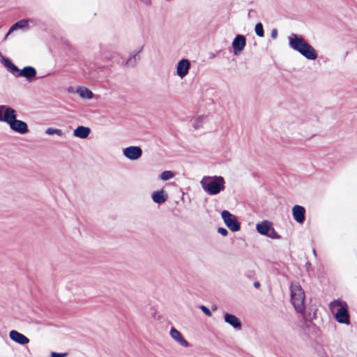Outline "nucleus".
I'll return each instance as SVG.
<instances>
[{
    "label": "nucleus",
    "mask_w": 357,
    "mask_h": 357,
    "mask_svg": "<svg viewBox=\"0 0 357 357\" xmlns=\"http://www.w3.org/2000/svg\"><path fill=\"white\" fill-rule=\"evenodd\" d=\"M0 121L6 122L12 130L21 135L29 131L26 123L17 119V112L12 107L0 105Z\"/></svg>",
    "instance_id": "nucleus-1"
},
{
    "label": "nucleus",
    "mask_w": 357,
    "mask_h": 357,
    "mask_svg": "<svg viewBox=\"0 0 357 357\" xmlns=\"http://www.w3.org/2000/svg\"><path fill=\"white\" fill-rule=\"evenodd\" d=\"M289 47L299 52L302 56L309 60H315L317 58L316 50L303 36L296 33L291 34L289 38Z\"/></svg>",
    "instance_id": "nucleus-2"
},
{
    "label": "nucleus",
    "mask_w": 357,
    "mask_h": 357,
    "mask_svg": "<svg viewBox=\"0 0 357 357\" xmlns=\"http://www.w3.org/2000/svg\"><path fill=\"white\" fill-rule=\"evenodd\" d=\"M200 184L204 191L209 195H216L225 189V181L221 176H205Z\"/></svg>",
    "instance_id": "nucleus-3"
},
{
    "label": "nucleus",
    "mask_w": 357,
    "mask_h": 357,
    "mask_svg": "<svg viewBox=\"0 0 357 357\" xmlns=\"http://www.w3.org/2000/svg\"><path fill=\"white\" fill-rule=\"evenodd\" d=\"M291 301L296 311L301 314H304L305 311V293L301 286L296 282L291 283L290 287Z\"/></svg>",
    "instance_id": "nucleus-4"
},
{
    "label": "nucleus",
    "mask_w": 357,
    "mask_h": 357,
    "mask_svg": "<svg viewBox=\"0 0 357 357\" xmlns=\"http://www.w3.org/2000/svg\"><path fill=\"white\" fill-rule=\"evenodd\" d=\"M329 307L331 311H334L337 307H339L335 314V318L337 322L345 324H349L348 305L346 302L334 300L330 303Z\"/></svg>",
    "instance_id": "nucleus-5"
},
{
    "label": "nucleus",
    "mask_w": 357,
    "mask_h": 357,
    "mask_svg": "<svg viewBox=\"0 0 357 357\" xmlns=\"http://www.w3.org/2000/svg\"><path fill=\"white\" fill-rule=\"evenodd\" d=\"M256 230L261 235L266 236L272 239H280V236L272 227V223L268 220H264L256 225Z\"/></svg>",
    "instance_id": "nucleus-6"
},
{
    "label": "nucleus",
    "mask_w": 357,
    "mask_h": 357,
    "mask_svg": "<svg viewBox=\"0 0 357 357\" xmlns=\"http://www.w3.org/2000/svg\"><path fill=\"white\" fill-rule=\"evenodd\" d=\"M221 217L226 225V226L231 231H238L241 229L240 222L238 221L236 217L227 210H224L221 213Z\"/></svg>",
    "instance_id": "nucleus-7"
},
{
    "label": "nucleus",
    "mask_w": 357,
    "mask_h": 357,
    "mask_svg": "<svg viewBox=\"0 0 357 357\" xmlns=\"http://www.w3.org/2000/svg\"><path fill=\"white\" fill-rule=\"evenodd\" d=\"M192 125L195 130H208L212 128L211 119L208 116H199L192 121Z\"/></svg>",
    "instance_id": "nucleus-8"
},
{
    "label": "nucleus",
    "mask_w": 357,
    "mask_h": 357,
    "mask_svg": "<svg viewBox=\"0 0 357 357\" xmlns=\"http://www.w3.org/2000/svg\"><path fill=\"white\" fill-rule=\"evenodd\" d=\"M123 155L130 160H137L142 155V149L138 146H130L123 150Z\"/></svg>",
    "instance_id": "nucleus-9"
},
{
    "label": "nucleus",
    "mask_w": 357,
    "mask_h": 357,
    "mask_svg": "<svg viewBox=\"0 0 357 357\" xmlns=\"http://www.w3.org/2000/svg\"><path fill=\"white\" fill-rule=\"evenodd\" d=\"M190 62L188 59H182L176 65V75L181 79L184 78L189 73Z\"/></svg>",
    "instance_id": "nucleus-10"
},
{
    "label": "nucleus",
    "mask_w": 357,
    "mask_h": 357,
    "mask_svg": "<svg viewBox=\"0 0 357 357\" xmlns=\"http://www.w3.org/2000/svg\"><path fill=\"white\" fill-rule=\"evenodd\" d=\"M246 45V40L244 36L238 34L237 35L233 42L232 47L234 49V54L235 55L239 54L245 48Z\"/></svg>",
    "instance_id": "nucleus-11"
},
{
    "label": "nucleus",
    "mask_w": 357,
    "mask_h": 357,
    "mask_svg": "<svg viewBox=\"0 0 357 357\" xmlns=\"http://www.w3.org/2000/svg\"><path fill=\"white\" fill-rule=\"evenodd\" d=\"M9 337L13 342L21 345H25L29 342V339L27 337L15 330L9 332Z\"/></svg>",
    "instance_id": "nucleus-12"
},
{
    "label": "nucleus",
    "mask_w": 357,
    "mask_h": 357,
    "mask_svg": "<svg viewBox=\"0 0 357 357\" xmlns=\"http://www.w3.org/2000/svg\"><path fill=\"white\" fill-rule=\"evenodd\" d=\"M305 209L300 205H295L292 208V215L296 222L303 223L305 221Z\"/></svg>",
    "instance_id": "nucleus-13"
},
{
    "label": "nucleus",
    "mask_w": 357,
    "mask_h": 357,
    "mask_svg": "<svg viewBox=\"0 0 357 357\" xmlns=\"http://www.w3.org/2000/svg\"><path fill=\"white\" fill-rule=\"evenodd\" d=\"M224 321L233 327L235 330L239 331L241 329V321L235 315L230 313H225L224 314Z\"/></svg>",
    "instance_id": "nucleus-14"
},
{
    "label": "nucleus",
    "mask_w": 357,
    "mask_h": 357,
    "mask_svg": "<svg viewBox=\"0 0 357 357\" xmlns=\"http://www.w3.org/2000/svg\"><path fill=\"white\" fill-rule=\"evenodd\" d=\"M169 335L170 337L181 346L183 347H188L190 346L188 342L183 338L181 333L174 327L171 328Z\"/></svg>",
    "instance_id": "nucleus-15"
},
{
    "label": "nucleus",
    "mask_w": 357,
    "mask_h": 357,
    "mask_svg": "<svg viewBox=\"0 0 357 357\" xmlns=\"http://www.w3.org/2000/svg\"><path fill=\"white\" fill-rule=\"evenodd\" d=\"M36 75V70L33 67L31 66H26L23 69L20 70L14 74L15 77H23L26 78L27 79H31L34 78Z\"/></svg>",
    "instance_id": "nucleus-16"
},
{
    "label": "nucleus",
    "mask_w": 357,
    "mask_h": 357,
    "mask_svg": "<svg viewBox=\"0 0 357 357\" xmlns=\"http://www.w3.org/2000/svg\"><path fill=\"white\" fill-rule=\"evenodd\" d=\"M151 198L155 203L161 204L167 200L168 195L163 190H157L152 193Z\"/></svg>",
    "instance_id": "nucleus-17"
},
{
    "label": "nucleus",
    "mask_w": 357,
    "mask_h": 357,
    "mask_svg": "<svg viewBox=\"0 0 357 357\" xmlns=\"http://www.w3.org/2000/svg\"><path fill=\"white\" fill-rule=\"evenodd\" d=\"M29 20L23 19L21 20H19L16 23H15L9 29L8 32L7 33L6 36V38L8 37V35H10L12 32L14 31L18 30V29H29Z\"/></svg>",
    "instance_id": "nucleus-18"
},
{
    "label": "nucleus",
    "mask_w": 357,
    "mask_h": 357,
    "mask_svg": "<svg viewBox=\"0 0 357 357\" xmlns=\"http://www.w3.org/2000/svg\"><path fill=\"white\" fill-rule=\"evenodd\" d=\"M90 128L82 126H78L73 131V135L81 139H86L90 133Z\"/></svg>",
    "instance_id": "nucleus-19"
},
{
    "label": "nucleus",
    "mask_w": 357,
    "mask_h": 357,
    "mask_svg": "<svg viewBox=\"0 0 357 357\" xmlns=\"http://www.w3.org/2000/svg\"><path fill=\"white\" fill-rule=\"evenodd\" d=\"M1 62L13 75L19 71V68L9 59L3 57Z\"/></svg>",
    "instance_id": "nucleus-20"
},
{
    "label": "nucleus",
    "mask_w": 357,
    "mask_h": 357,
    "mask_svg": "<svg viewBox=\"0 0 357 357\" xmlns=\"http://www.w3.org/2000/svg\"><path fill=\"white\" fill-rule=\"evenodd\" d=\"M139 58H140L139 51L132 52L129 56V58L128 59V60L126 63V65L127 66L133 67L136 65L137 61L139 59Z\"/></svg>",
    "instance_id": "nucleus-21"
},
{
    "label": "nucleus",
    "mask_w": 357,
    "mask_h": 357,
    "mask_svg": "<svg viewBox=\"0 0 357 357\" xmlns=\"http://www.w3.org/2000/svg\"><path fill=\"white\" fill-rule=\"evenodd\" d=\"M77 93L81 98L86 99H91L93 95L91 91L85 87H79Z\"/></svg>",
    "instance_id": "nucleus-22"
},
{
    "label": "nucleus",
    "mask_w": 357,
    "mask_h": 357,
    "mask_svg": "<svg viewBox=\"0 0 357 357\" xmlns=\"http://www.w3.org/2000/svg\"><path fill=\"white\" fill-rule=\"evenodd\" d=\"M175 174L173 172L169 170H166L162 172L160 175V178L162 181H166L168 180H170L174 177Z\"/></svg>",
    "instance_id": "nucleus-23"
},
{
    "label": "nucleus",
    "mask_w": 357,
    "mask_h": 357,
    "mask_svg": "<svg viewBox=\"0 0 357 357\" xmlns=\"http://www.w3.org/2000/svg\"><path fill=\"white\" fill-rule=\"evenodd\" d=\"M45 133L49 135H57L59 136H62L63 132L61 129L54 128H48L45 130Z\"/></svg>",
    "instance_id": "nucleus-24"
},
{
    "label": "nucleus",
    "mask_w": 357,
    "mask_h": 357,
    "mask_svg": "<svg viewBox=\"0 0 357 357\" xmlns=\"http://www.w3.org/2000/svg\"><path fill=\"white\" fill-rule=\"evenodd\" d=\"M255 31L256 35L258 36L259 37L261 38L264 36V31L263 25L261 22H259L255 25Z\"/></svg>",
    "instance_id": "nucleus-25"
},
{
    "label": "nucleus",
    "mask_w": 357,
    "mask_h": 357,
    "mask_svg": "<svg viewBox=\"0 0 357 357\" xmlns=\"http://www.w3.org/2000/svg\"><path fill=\"white\" fill-rule=\"evenodd\" d=\"M200 309L206 315H207L208 317L211 316V312L210 310L208 307H206V306L201 305Z\"/></svg>",
    "instance_id": "nucleus-26"
},
{
    "label": "nucleus",
    "mask_w": 357,
    "mask_h": 357,
    "mask_svg": "<svg viewBox=\"0 0 357 357\" xmlns=\"http://www.w3.org/2000/svg\"><path fill=\"white\" fill-rule=\"evenodd\" d=\"M66 356H67V353L52 352L50 354L51 357H66Z\"/></svg>",
    "instance_id": "nucleus-27"
},
{
    "label": "nucleus",
    "mask_w": 357,
    "mask_h": 357,
    "mask_svg": "<svg viewBox=\"0 0 357 357\" xmlns=\"http://www.w3.org/2000/svg\"><path fill=\"white\" fill-rule=\"evenodd\" d=\"M218 232L223 236H226L228 234L227 230L223 227H219L218 229Z\"/></svg>",
    "instance_id": "nucleus-28"
},
{
    "label": "nucleus",
    "mask_w": 357,
    "mask_h": 357,
    "mask_svg": "<svg viewBox=\"0 0 357 357\" xmlns=\"http://www.w3.org/2000/svg\"><path fill=\"white\" fill-rule=\"evenodd\" d=\"M278 36V31L276 29H273L271 31V37L273 38V39H275Z\"/></svg>",
    "instance_id": "nucleus-29"
},
{
    "label": "nucleus",
    "mask_w": 357,
    "mask_h": 357,
    "mask_svg": "<svg viewBox=\"0 0 357 357\" xmlns=\"http://www.w3.org/2000/svg\"><path fill=\"white\" fill-rule=\"evenodd\" d=\"M254 287H255V288H259V287H260V283H259V282H257H257H255L254 283Z\"/></svg>",
    "instance_id": "nucleus-30"
},
{
    "label": "nucleus",
    "mask_w": 357,
    "mask_h": 357,
    "mask_svg": "<svg viewBox=\"0 0 357 357\" xmlns=\"http://www.w3.org/2000/svg\"><path fill=\"white\" fill-rule=\"evenodd\" d=\"M141 1H142L143 3H144L146 4H149V3H150L151 0H141Z\"/></svg>",
    "instance_id": "nucleus-31"
},
{
    "label": "nucleus",
    "mask_w": 357,
    "mask_h": 357,
    "mask_svg": "<svg viewBox=\"0 0 357 357\" xmlns=\"http://www.w3.org/2000/svg\"><path fill=\"white\" fill-rule=\"evenodd\" d=\"M313 254L314 256H316V250H313Z\"/></svg>",
    "instance_id": "nucleus-32"
}]
</instances>
